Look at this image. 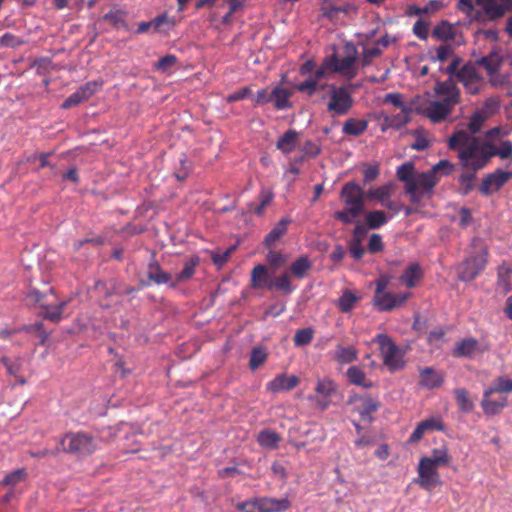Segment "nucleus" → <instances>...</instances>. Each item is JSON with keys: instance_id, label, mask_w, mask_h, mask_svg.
Listing matches in <instances>:
<instances>
[{"instance_id": "nucleus-44", "label": "nucleus", "mask_w": 512, "mask_h": 512, "mask_svg": "<svg viewBox=\"0 0 512 512\" xmlns=\"http://www.w3.org/2000/svg\"><path fill=\"white\" fill-rule=\"evenodd\" d=\"M126 12L121 9H111L108 13L103 16V20L109 23L114 28H127V22L125 20Z\"/></svg>"}, {"instance_id": "nucleus-57", "label": "nucleus", "mask_w": 512, "mask_h": 512, "mask_svg": "<svg viewBox=\"0 0 512 512\" xmlns=\"http://www.w3.org/2000/svg\"><path fill=\"white\" fill-rule=\"evenodd\" d=\"M382 52V48L378 47L375 44L372 47H365L362 52V67L369 66L372 63V60L376 57H379L382 54Z\"/></svg>"}, {"instance_id": "nucleus-56", "label": "nucleus", "mask_w": 512, "mask_h": 512, "mask_svg": "<svg viewBox=\"0 0 512 512\" xmlns=\"http://www.w3.org/2000/svg\"><path fill=\"white\" fill-rule=\"evenodd\" d=\"M488 388L490 392H496L499 395L512 392V380L505 377H498Z\"/></svg>"}, {"instance_id": "nucleus-42", "label": "nucleus", "mask_w": 512, "mask_h": 512, "mask_svg": "<svg viewBox=\"0 0 512 512\" xmlns=\"http://www.w3.org/2000/svg\"><path fill=\"white\" fill-rule=\"evenodd\" d=\"M311 268L312 262L310 259L307 256H301L291 264L289 271L294 277L302 279Z\"/></svg>"}, {"instance_id": "nucleus-49", "label": "nucleus", "mask_w": 512, "mask_h": 512, "mask_svg": "<svg viewBox=\"0 0 512 512\" xmlns=\"http://www.w3.org/2000/svg\"><path fill=\"white\" fill-rule=\"evenodd\" d=\"M432 36L443 41L453 40L455 37V31L450 23L442 21L434 27Z\"/></svg>"}, {"instance_id": "nucleus-6", "label": "nucleus", "mask_w": 512, "mask_h": 512, "mask_svg": "<svg viewBox=\"0 0 512 512\" xmlns=\"http://www.w3.org/2000/svg\"><path fill=\"white\" fill-rule=\"evenodd\" d=\"M358 51L353 43L347 42L344 45V56L339 57L334 51L331 55L325 57V67L332 73H338L346 79H354L358 74Z\"/></svg>"}, {"instance_id": "nucleus-8", "label": "nucleus", "mask_w": 512, "mask_h": 512, "mask_svg": "<svg viewBox=\"0 0 512 512\" xmlns=\"http://www.w3.org/2000/svg\"><path fill=\"white\" fill-rule=\"evenodd\" d=\"M374 342L378 344L383 363L391 372H395L404 367L403 354L392 338L387 334H378Z\"/></svg>"}, {"instance_id": "nucleus-50", "label": "nucleus", "mask_w": 512, "mask_h": 512, "mask_svg": "<svg viewBox=\"0 0 512 512\" xmlns=\"http://www.w3.org/2000/svg\"><path fill=\"white\" fill-rule=\"evenodd\" d=\"M396 176L398 180L405 183V189H407L408 184H410L416 176L414 164L412 162L403 163L397 168Z\"/></svg>"}, {"instance_id": "nucleus-34", "label": "nucleus", "mask_w": 512, "mask_h": 512, "mask_svg": "<svg viewBox=\"0 0 512 512\" xmlns=\"http://www.w3.org/2000/svg\"><path fill=\"white\" fill-rule=\"evenodd\" d=\"M147 277L150 282L157 285L171 283V276L169 273L162 270L159 263L156 261L150 262L147 266Z\"/></svg>"}, {"instance_id": "nucleus-40", "label": "nucleus", "mask_w": 512, "mask_h": 512, "mask_svg": "<svg viewBox=\"0 0 512 512\" xmlns=\"http://www.w3.org/2000/svg\"><path fill=\"white\" fill-rule=\"evenodd\" d=\"M268 359V351L265 346L257 345L252 348L249 359V368L252 371L257 370Z\"/></svg>"}, {"instance_id": "nucleus-15", "label": "nucleus", "mask_w": 512, "mask_h": 512, "mask_svg": "<svg viewBox=\"0 0 512 512\" xmlns=\"http://www.w3.org/2000/svg\"><path fill=\"white\" fill-rule=\"evenodd\" d=\"M481 7L488 20L494 21L502 18L507 12L512 11L510 0H475Z\"/></svg>"}, {"instance_id": "nucleus-38", "label": "nucleus", "mask_w": 512, "mask_h": 512, "mask_svg": "<svg viewBox=\"0 0 512 512\" xmlns=\"http://www.w3.org/2000/svg\"><path fill=\"white\" fill-rule=\"evenodd\" d=\"M281 440V436L270 429H263L257 435L258 444L268 449H277Z\"/></svg>"}, {"instance_id": "nucleus-23", "label": "nucleus", "mask_w": 512, "mask_h": 512, "mask_svg": "<svg viewBox=\"0 0 512 512\" xmlns=\"http://www.w3.org/2000/svg\"><path fill=\"white\" fill-rule=\"evenodd\" d=\"M445 375L432 367L419 369V386L428 390L438 388L444 382Z\"/></svg>"}, {"instance_id": "nucleus-16", "label": "nucleus", "mask_w": 512, "mask_h": 512, "mask_svg": "<svg viewBox=\"0 0 512 512\" xmlns=\"http://www.w3.org/2000/svg\"><path fill=\"white\" fill-rule=\"evenodd\" d=\"M489 350L488 345L481 346L479 342L473 338L468 337L459 340L455 343L452 355L458 358H474L478 354H483Z\"/></svg>"}, {"instance_id": "nucleus-12", "label": "nucleus", "mask_w": 512, "mask_h": 512, "mask_svg": "<svg viewBox=\"0 0 512 512\" xmlns=\"http://www.w3.org/2000/svg\"><path fill=\"white\" fill-rule=\"evenodd\" d=\"M457 80L471 95L479 94L484 86V78L472 61L465 63L457 73Z\"/></svg>"}, {"instance_id": "nucleus-17", "label": "nucleus", "mask_w": 512, "mask_h": 512, "mask_svg": "<svg viewBox=\"0 0 512 512\" xmlns=\"http://www.w3.org/2000/svg\"><path fill=\"white\" fill-rule=\"evenodd\" d=\"M511 177L512 172L498 169L483 178L479 191L482 195L489 196L498 191Z\"/></svg>"}, {"instance_id": "nucleus-48", "label": "nucleus", "mask_w": 512, "mask_h": 512, "mask_svg": "<svg viewBox=\"0 0 512 512\" xmlns=\"http://www.w3.org/2000/svg\"><path fill=\"white\" fill-rule=\"evenodd\" d=\"M152 25L155 32L168 34L174 28L175 21L166 13H163L152 19Z\"/></svg>"}, {"instance_id": "nucleus-39", "label": "nucleus", "mask_w": 512, "mask_h": 512, "mask_svg": "<svg viewBox=\"0 0 512 512\" xmlns=\"http://www.w3.org/2000/svg\"><path fill=\"white\" fill-rule=\"evenodd\" d=\"M27 298L31 302L38 304L42 309H45L46 307L51 306V302L56 299V296L51 288L47 293H42L33 289L28 293Z\"/></svg>"}, {"instance_id": "nucleus-24", "label": "nucleus", "mask_w": 512, "mask_h": 512, "mask_svg": "<svg viewBox=\"0 0 512 512\" xmlns=\"http://www.w3.org/2000/svg\"><path fill=\"white\" fill-rule=\"evenodd\" d=\"M299 384V378L295 375L287 374L276 375L268 384L267 390L273 393L290 391Z\"/></svg>"}, {"instance_id": "nucleus-63", "label": "nucleus", "mask_w": 512, "mask_h": 512, "mask_svg": "<svg viewBox=\"0 0 512 512\" xmlns=\"http://www.w3.org/2000/svg\"><path fill=\"white\" fill-rule=\"evenodd\" d=\"M237 509L242 512H262L260 498H254L237 505Z\"/></svg>"}, {"instance_id": "nucleus-4", "label": "nucleus", "mask_w": 512, "mask_h": 512, "mask_svg": "<svg viewBox=\"0 0 512 512\" xmlns=\"http://www.w3.org/2000/svg\"><path fill=\"white\" fill-rule=\"evenodd\" d=\"M473 251L458 265V278L463 282L474 280L486 267L488 248L480 239L472 240Z\"/></svg>"}, {"instance_id": "nucleus-22", "label": "nucleus", "mask_w": 512, "mask_h": 512, "mask_svg": "<svg viewBox=\"0 0 512 512\" xmlns=\"http://www.w3.org/2000/svg\"><path fill=\"white\" fill-rule=\"evenodd\" d=\"M496 392H490V388H487L483 393L481 401V407L486 415L492 416L501 413V411L507 406V397L499 395L497 399L492 396Z\"/></svg>"}, {"instance_id": "nucleus-1", "label": "nucleus", "mask_w": 512, "mask_h": 512, "mask_svg": "<svg viewBox=\"0 0 512 512\" xmlns=\"http://www.w3.org/2000/svg\"><path fill=\"white\" fill-rule=\"evenodd\" d=\"M457 144H469L480 157L478 167H485L493 156L507 159L512 156V142L502 141L497 149L489 142L481 141L479 138L471 137L467 131H456L449 139L448 146L454 147Z\"/></svg>"}, {"instance_id": "nucleus-64", "label": "nucleus", "mask_w": 512, "mask_h": 512, "mask_svg": "<svg viewBox=\"0 0 512 512\" xmlns=\"http://www.w3.org/2000/svg\"><path fill=\"white\" fill-rule=\"evenodd\" d=\"M266 260L270 266L279 268L286 263L287 258L280 252L270 250L266 255Z\"/></svg>"}, {"instance_id": "nucleus-46", "label": "nucleus", "mask_w": 512, "mask_h": 512, "mask_svg": "<svg viewBox=\"0 0 512 512\" xmlns=\"http://www.w3.org/2000/svg\"><path fill=\"white\" fill-rule=\"evenodd\" d=\"M365 221L369 229H378L388 222V217L382 210H373L366 214Z\"/></svg>"}, {"instance_id": "nucleus-25", "label": "nucleus", "mask_w": 512, "mask_h": 512, "mask_svg": "<svg viewBox=\"0 0 512 512\" xmlns=\"http://www.w3.org/2000/svg\"><path fill=\"white\" fill-rule=\"evenodd\" d=\"M293 95V90L285 88L282 85H277L272 89L271 103L277 110L290 109L293 106L290 98Z\"/></svg>"}, {"instance_id": "nucleus-59", "label": "nucleus", "mask_w": 512, "mask_h": 512, "mask_svg": "<svg viewBox=\"0 0 512 512\" xmlns=\"http://www.w3.org/2000/svg\"><path fill=\"white\" fill-rule=\"evenodd\" d=\"M318 88L321 89V86H318L317 80H313L312 78L295 85L297 91L305 93L308 97H312Z\"/></svg>"}, {"instance_id": "nucleus-2", "label": "nucleus", "mask_w": 512, "mask_h": 512, "mask_svg": "<svg viewBox=\"0 0 512 512\" xmlns=\"http://www.w3.org/2000/svg\"><path fill=\"white\" fill-rule=\"evenodd\" d=\"M458 151V158L462 168V173L458 177L459 191L462 195H468L475 188L476 173L484 167L480 165V157L469 144H457L449 147Z\"/></svg>"}, {"instance_id": "nucleus-37", "label": "nucleus", "mask_w": 512, "mask_h": 512, "mask_svg": "<svg viewBox=\"0 0 512 512\" xmlns=\"http://www.w3.org/2000/svg\"><path fill=\"white\" fill-rule=\"evenodd\" d=\"M198 264H199V257H197V256H192L189 259H187L184 262V267L181 270V272H179L176 275L175 281L170 283V287L175 288L178 285V283L184 282V281L190 279L194 275L195 268Z\"/></svg>"}, {"instance_id": "nucleus-9", "label": "nucleus", "mask_w": 512, "mask_h": 512, "mask_svg": "<svg viewBox=\"0 0 512 512\" xmlns=\"http://www.w3.org/2000/svg\"><path fill=\"white\" fill-rule=\"evenodd\" d=\"M329 88V101L327 103V111L337 116L346 115L353 106V98L351 92L345 86H336L334 84L321 85L323 90Z\"/></svg>"}, {"instance_id": "nucleus-5", "label": "nucleus", "mask_w": 512, "mask_h": 512, "mask_svg": "<svg viewBox=\"0 0 512 512\" xmlns=\"http://www.w3.org/2000/svg\"><path fill=\"white\" fill-rule=\"evenodd\" d=\"M101 439L85 431L69 432L61 440L62 451L87 457L100 449Z\"/></svg>"}, {"instance_id": "nucleus-58", "label": "nucleus", "mask_w": 512, "mask_h": 512, "mask_svg": "<svg viewBox=\"0 0 512 512\" xmlns=\"http://www.w3.org/2000/svg\"><path fill=\"white\" fill-rule=\"evenodd\" d=\"M313 334L311 328L298 330L293 337L294 345L297 347L308 345L313 339Z\"/></svg>"}, {"instance_id": "nucleus-53", "label": "nucleus", "mask_w": 512, "mask_h": 512, "mask_svg": "<svg viewBox=\"0 0 512 512\" xmlns=\"http://www.w3.org/2000/svg\"><path fill=\"white\" fill-rule=\"evenodd\" d=\"M359 298L351 291H345L342 296L338 299V308L343 313L350 312Z\"/></svg>"}, {"instance_id": "nucleus-55", "label": "nucleus", "mask_w": 512, "mask_h": 512, "mask_svg": "<svg viewBox=\"0 0 512 512\" xmlns=\"http://www.w3.org/2000/svg\"><path fill=\"white\" fill-rule=\"evenodd\" d=\"M487 120L486 116L483 115L479 110H476L470 117V120L467 124V128L469 131V135L478 133L483 125V123Z\"/></svg>"}, {"instance_id": "nucleus-27", "label": "nucleus", "mask_w": 512, "mask_h": 512, "mask_svg": "<svg viewBox=\"0 0 512 512\" xmlns=\"http://www.w3.org/2000/svg\"><path fill=\"white\" fill-rule=\"evenodd\" d=\"M422 277L423 273L421 266L418 263H411L406 267L399 280L407 288H413L422 279Z\"/></svg>"}, {"instance_id": "nucleus-61", "label": "nucleus", "mask_w": 512, "mask_h": 512, "mask_svg": "<svg viewBox=\"0 0 512 512\" xmlns=\"http://www.w3.org/2000/svg\"><path fill=\"white\" fill-rule=\"evenodd\" d=\"M348 247H349V252H350L351 256L355 260H360L363 257L365 250L362 245V241H360V239L358 237L352 238L349 241Z\"/></svg>"}, {"instance_id": "nucleus-21", "label": "nucleus", "mask_w": 512, "mask_h": 512, "mask_svg": "<svg viewBox=\"0 0 512 512\" xmlns=\"http://www.w3.org/2000/svg\"><path fill=\"white\" fill-rule=\"evenodd\" d=\"M350 403L356 404L355 410L364 421H371V415L380 407V402L370 396L355 395L350 399Z\"/></svg>"}, {"instance_id": "nucleus-31", "label": "nucleus", "mask_w": 512, "mask_h": 512, "mask_svg": "<svg viewBox=\"0 0 512 512\" xmlns=\"http://www.w3.org/2000/svg\"><path fill=\"white\" fill-rule=\"evenodd\" d=\"M395 185L393 182H388L379 187H372L366 193L365 196L367 199L377 200L381 203V205L387 200L390 199L394 192Z\"/></svg>"}, {"instance_id": "nucleus-35", "label": "nucleus", "mask_w": 512, "mask_h": 512, "mask_svg": "<svg viewBox=\"0 0 512 512\" xmlns=\"http://www.w3.org/2000/svg\"><path fill=\"white\" fill-rule=\"evenodd\" d=\"M411 109H403L396 115L386 116L381 130L384 132L388 128L399 129L410 121Z\"/></svg>"}, {"instance_id": "nucleus-19", "label": "nucleus", "mask_w": 512, "mask_h": 512, "mask_svg": "<svg viewBox=\"0 0 512 512\" xmlns=\"http://www.w3.org/2000/svg\"><path fill=\"white\" fill-rule=\"evenodd\" d=\"M444 429L445 427L441 417H430L417 424L409 436L408 443H418L426 433L433 431H444Z\"/></svg>"}, {"instance_id": "nucleus-41", "label": "nucleus", "mask_w": 512, "mask_h": 512, "mask_svg": "<svg viewBox=\"0 0 512 512\" xmlns=\"http://www.w3.org/2000/svg\"><path fill=\"white\" fill-rule=\"evenodd\" d=\"M346 375L349 382L354 385L362 386L365 388H370L373 386V383L366 379L365 372L358 366L349 367Z\"/></svg>"}, {"instance_id": "nucleus-60", "label": "nucleus", "mask_w": 512, "mask_h": 512, "mask_svg": "<svg viewBox=\"0 0 512 512\" xmlns=\"http://www.w3.org/2000/svg\"><path fill=\"white\" fill-rule=\"evenodd\" d=\"M455 165L451 163L448 160H440L438 163H436L431 170H429L430 173H433V175H436L438 173H441L442 175L448 176L452 174L454 171Z\"/></svg>"}, {"instance_id": "nucleus-13", "label": "nucleus", "mask_w": 512, "mask_h": 512, "mask_svg": "<svg viewBox=\"0 0 512 512\" xmlns=\"http://www.w3.org/2000/svg\"><path fill=\"white\" fill-rule=\"evenodd\" d=\"M438 468L439 466L432 464L427 459L421 458L417 468L418 477L414 479V483L427 491H431L441 485L442 481Z\"/></svg>"}, {"instance_id": "nucleus-7", "label": "nucleus", "mask_w": 512, "mask_h": 512, "mask_svg": "<svg viewBox=\"0 0 512 512\" xmlns=\"http://www.w3.org/2000/svg\"><path fill=\"white\" fill-rule=\"evenodd\" d=\"M477 68L482 67L485 69L488 76V83L494 88H503L510 82L509 74H502L500 70L503 66V57L496 53L491 52L486 56L478 58L474 61Z\"/></svg>"}, {"instance_id": "nucleus-54", "label": "nucleus", "mask_w": 512, "mask_h": 512, "mask_svg": "<svg viewBox=\"0 0 512 512\" xmlns=\"http://www.w3.org/2000/svg\"><path fill=\"white\" fill-rule=\"evenodd\" d=\"M102 81H89L80 86L77 89V92L83 99V101L88 100L91 96H93L98 90L102 87Z\"/></svg>"}, {"instance_id": "nucleus-47", "label": "nucleus", "mask_w": 512, "mask_h": 512, "mask_svg": "<svg viewBox=\"0 0 512 512\" xmlns=\"http://www.w3.org/2000/svg\"><path fill=\"white\" fill-rule=\"evenodd\" d=\"M422 459H427L429 462L436 466H444L449 464L451 456L446 447L435 448L431 451V456H424Z\"/></svg>"}, {"instance_id": "nucleus-14", "label": "nucleus", "mask_w": 512, "mask_h": 512, "mask_svg": "<svg viewBox=\"0 0 512 512\" xmlns=\"http://www.w3.org/2000/svg\"><path fill=\"white\" fill-rule=\"evenodd\" d=\"M410 296L411 293L409 292L392 293L385 291L374 295L373 304L379 311L388 312L404 305Z\"/></svg>"}, {"instance_id": "nucleus-32", "label": "nucleus", "mask_w": 512, "mask_h": 512, "mask_svg": "<svg viewBox=\"0 0 512 512\" xmlns=\"http://www.w3.org/2000/svg\"><path fill=\"white\" fill-rule=\"evenodd\" d=\"M368 121L365 119L348 118L342 126V133L349 136H360L368 128Z\"/></svg>"}, {"instance_id": "nucleus-18", "label": "nucleus", "mask_w": 512, "mask_h": 512, "mask_svg": "<svg viewBox=\"0 0 512 512\" xmlns=\"http://www.w3.org/2000/svg\"><path fill=\"white\" fill-rule=\"evenodd\" d=\"M454 107V105H451L442 99L430 101L422 110V114L432 123H440L447 119V117L452 113Z\"/></svg>"}, {"instance_id": "nucleus-26", "label": "nucleus", "mask_w": 512, "mask_h": 512, "mask_svg": "<svg viewBox=\"0 0 512 512\" xmlns=\"http://www.w3.org/2000/svg\"><path fill=\"white\" fill-rule=\"evenodd\" d=\"M332 358L341 365L350 364L357 360L358 351L353 345L337 344Z\"/></svg>"}, {"instance_id": "nucleus-33", "label": "nucleus", "mask_w": 512, "mask_h": 512, "mask_svg": "<svg viewBox=\"0 0 512 512\" xmlns=\"http://www.w3.org/2000/svg\"><path fill=\"white\" fill-rule=\"evenodd\" d=\"M299 133L296 130H287L277 141L276 147L284 154L291 153L298 143Z\"/></svg>"}, {"instance_id": "nucleus-3", "label": "nucleus", "mask_w": 512, "mask_h": 512, "mask_svg": "<svg viewBox=\"0 0 512 512\" xmlns=\"http://www.w3.org/2000/svg\"><path fill=\"white\" fill-rule=\"evenodd\" d=\"M340 197L345 204V209L336 211L333 217L345 225L351 224L364 211L366 197L364 191L357 183L350 181L343 185Z\"/></svg>"}, {"instance_id": "nucleus-20", "label": "nucleus", "mask_w": 512, "mask_h": 512, "mask_svg": "<svg viewBox=\"0 0 512 512\" xmlns=\"http://www.w3.org/2000/svg\"><path fill=\"white\" fill-rule=\"evenodd\" d=\"M435 93L439 96H443L444 101L456 106L461 102V92L452 77L444 81H439L435 85Z\"/></svg>"}, {"instance_id": "nucleus-52", "label": "nucleus", "mask_w": 512, "mask_h": 512, "mask_svg": "<svg viewBox=\"0 0 512 512\" xmlns=\"http://www.w3.org/2000/svg\"><path fill=\"white\" fill-rule=\"evenodd\" d=\"M178 58L173 54H167L153 64V68L161 73L169 74L176 66Z\"/></svg>"}, {"instance_id": "nucleus-62", "label": "nucleus", "mask_w": 512, "mask_h": 512, "mask_svg": "<svg viewBox=\"0 0 512 512\" xmlns=\"http://www.w3.org/2000/svg\"><path fill=\"white\" fill-rule=\"evenodd\" d=\"M499 109V101L496 98H488L483 106L478 109L488 119L494 115Z\"/></svg>"}, {"instance_id": "nucleus-45", "label": "nucleus", "mask_w": 512, "mask_h": 512, "mask_svg": "<svg viewBox=\"0 0 512 512\" xmlns=\"http://www.w3.org/2000/svg\"><path fill=\"white\" fill-rule=\"evenodd\" d=\"M273 289L281 291L285 295L292 293L294 287L291 284L290 275L288 272L282 273L281 275L276 277L275 280L270 282L269 290Z\"/></svg>"}, {"instance_id": "nucleus-11", "label": "nucleus", "mask_w": 512, "mask_h": 512, "mask_svg": "<svg viewBox=\"0 0 512 512\" xmlns=\"http://www.w3.org/2000/svg\"><path fill=\"white\" fill-rule=\"evenodd\" d=\"M314 391V395H310L308 399L315 404L317 409L325 411L331 406L333 397L338 394V386L329 377L318 378Z\"/></svg>"}, {"instance_id": "nucleus-43", "label": "nucleus", "mask_w": 512, "mask_h": 512, "mask_svg": "<svg viewBox=\"0 0 512 512\" xmlns=\"http://www.w3.org/2000/svg\"><path fill=\"white\" fill-rule=\"evenodd\" d=\"M273 198L274 194L272 191L263 189L259 194V204L251 203L249 205V210L255 213L257 216H262L264 214L265 208L271 204Z\"/></svg>"}, {"instance_id": "nucleus-29", "label": "nucleus", "mask_w": 512, "mask_h": 512, "mask_svg": "<svg viewBox=\"0 0 512 512\" xmlns=\"http://www.w3.org/2000/svg\"><path fill=\"white\" fill-rule=\"evenodd\" d=\"M291 223L288 218L281 219L272 230L265 236L264 245L267 248L273 247L287 232V227Z\"/></svg>"}, {"instance_id": "nucleus-28", "label": "nucleus", "mask_w": 512, "mask_h": 512, "mask_svg": "<svg viewBox=\"0 0 512 512\" xmlns=\"http://www.w3.org/2000/svg\"><path fill=\"white\" fill-rule=\"evenodd\" d=\"M270 282L272 281L267 267L263 264L256 265L251 272V287L254 289H269Z\"/></svg>"}, {"instance_id": "nucleus-36", "label": "nucleus", "mask_w": 512, "mask_h": 512, "mask_svg": "<svg viewBox=\"0 0 512 512\" xmlns=\"http://www.w3.org/2000/svg\"><path fill=\"white\" fill-rule=\"evenodd\" d=\"M68 301L57 302L56 299L51 302V306H48L40 313L41 317L46 320L58 323L62 320L63 310L67 306Z\"/></svg>"}, {"instance_id": "nucleus-51", "label": "nucleus", "mask_w": 512, "mask_h": 512, "mask_svg": "<svg viewBox=\"0 0 512 512\" xmlns=\"http://www.w3.org/2000/svg\"><path fill=\"white\" fill-rule=\"evenodd\" d=\"M455 399L459 409L462 412L469 413L473 410L474 404L469 398L468 392L464 388H458L454 391Z\"/></svg>"}, {"instance_id": "nucleus-10", "label": "nucleus", "mask_w": 512, "mask_h": 512, "mask_svg": "<svg viewBox=\"0 0 512 512\" xmlns=\"http://www.w3.org/2000/svg\"><path fill=\"white\" fill-rule=\"evenodd\" d=\"M439 181L440 178L429 171L418 173L412 182L408 184L405 192L409 195L410 201L417 204L425 196L429 197L432 194L433 188Z\"/></svg>"}, {"instance_id": "nucleus-30", "label": "nucleus", "mask_w": 512, "mask_h": 512, "mask_svg": "<svg viewBox=\"0 0 512 512\" xmlns=\"http://www.w3.org/2000/svg\"><path fill=\"white\" fill-rule=\"evenodd\" d=\"M262 512H284L291 507L287 498L260 497Z\"/></svg>"}]
</instances>
